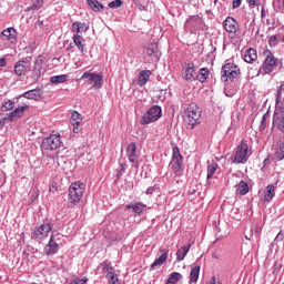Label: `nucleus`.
<instances>
[{
	"instance_id": "nucleus-35",
	"label": "nucleus",
	"mask_w": 284,
	"mask_h": 284,
	"mask_svg": "<svg viewBox=\"0 0 284 284\" xmlns=\"http://www.w3.org/2000/svg\"><path fill=\"white\" fill-rule=\"evenodd\" d=\"M216 170H219V164L216 162H212L207 165V174L206 179L210 180L216 174Z\"/></svg>"
},
{
	"instance_id": "nucleus-54",
	"label": "nucleus",
	"mask_w": 284,
	"mask_h": 284,
	"mask_svg": "<svg viewBox=\"0 0 284 284\" xmlns=\"http://www.w3.org/2000/svg\"><path fill=\"white\" fill-rule=\"evenodd\" d=\"M0 68H6V58H0Z\"/></svg>"
},
{
	"instance_id": "nucleus-12",
	"label": "nucleus",
	"mask_w": 284,
	"mask_h": 284,
	"mask_svg": "<svg viewBox=\"0 0 284 284\" xmlns=\"http://www.w3.org/2000/svg\"><path fill=\"white\" fill-rule=\"evenodd\" d=\"M143 54L145 57H150L151 61L158 63L161 60V51L159 50V44L156 42H152L146 44L143 48Z\"/></svg>"
},
{
	"instance_id": "nucleus-44",
	"label": "nucleus",
	"mask_w": 284,
	"mask_h": 284,
	"mask_svg": "<svg viewBox=\"0 0 284 284\" xmlns=\"http://www.w3.org/2000/svg\"><path fill=\"white\" fill-rule=\"evenodd\" d=\"M125 170H128V164L120 163V171L116 173L118 179H121L122 174H125Z\"/></svg>"
},
{
	"instance_id": "nucleus-60",
	"label": "nucleus",
	"mask_w": 284,
	"mask_h": 284,
	"mask_svg": "<svg viewBox=\"0 0 284 284\" xmlns=\"http://www.w3.org/2000/svg\"><path fill=\"white\" fill-rule=\"evenodd\" d=\"M265 123V115L262 118V125Z\"/></svg>"
},
{
	"instance_id": "nucleus-25",
	"label": "nucleus",
	"mask_w": 284,
	"mask_h": 284,
	"mask_svg": "<svg viewBox=\"0 0 284 284\" xmlns=\"http://www.w3.org/2000/svg\"><path fill=\"white\" fill-rule=\"evenodd\" d=\"M84 41L85 40L83 39V37L79 36V33H75L73 36V43L74 45H77L78 50H80L82 54H85V52H88V49H85Z\"/></svg>"
},
{
	"instance_id": "nucleus-11",
	"label": "nucleus",
	"mask_w": 284,
	"mask_h": 284,
	"mask_svg": "<svg viewBox=\"0 0 284 284\" xmlns=\"http://www.w3.org/2000/svg\"><path fill=\"white\" fill-rule=\"evenodd\" d=\"M170 165L175 176H181V174H183V155H181V151H179L176 146L173 148V154Z\"/></svg>"
},
{
	"instance_id": "nucleus-33",
	"label": "nucleus",
	"mask_w": 284,
	"mask_h": 284,
	"mask_svg": "<svg viewBox=\"0 0 284 284\" xmlns=\"http://www.w3.org/2000/svg\"><path fill=\"white\" fill-rule=\"evenodd\" d=\"M274 12L284 14V0H273L272 2Z\"/></svg>"
},
{
	"instance_id": "nucleus-14",
	"label": "nucleus",
	"mask_w": 284,
	"mask_h": 284,
	"mask_svg": "<svg viewBox=\"0 0 284 284\" xmlns=\"http://www.w3.org/2000/svg\"><path fill=\"white\" fill-rule=\"evenodd\" d=\"M31 63L28 60H19L14 64L13 72L17 77H26L30 72Z\"/></svg>"
},
{
	"instance_id": "nucleus-18",
	"label": "nucleus",
	"mask_w": 284,
	"mask_h": 284,
	"mask_svg": "<svg viewBox=\"0 0 284 284\" xmlns=\"http://www.w3.org/2000/svg\"><path fill=\"white\" fill-rule=\"evenodd\" d=\"M223 28L229 32V34H236V32L239 31V22L236 21V19L227 17L223 21Z\"/></svg>"
},
{
	"instance_id": "nucleus-58",
	"label": "nucleus",
	"mask_w": 284,
	"mask_h": 284,
	"mask_svg": "<svg viewBox=\"0 0 284 284\" xmlns=\"http://www.w3.org/2000/svg\"><path fill=\"white\" fill-rule=\"evenodd\" d=\"M72 48H74V45L72 43H70L68 47H67V50H72Z\"/></svg>"
},
{
	"instance_id": "nucleus-34",
	"label": "nucleus",
	"mask_w": 284,
	"mask_h": 284,
	"mask_svg": "<svg viewBox=\"0 0 284 284\" xmlns=\"http://www.w3.org/2000/svg\"><path fill=\"white\" fill-rule=\"evenodd\" d=\"M183 278V275L179 272H173L169 275V278L166 280V284H176Z\"/></svg>"
},
{
	"instance_id": "nucleus-8",
	"label": "nucleus",
	"mask_w": 284,
	"mask_h": 284,
	"mask_svg": "<svg viewBox=\"0 0 284 284\" xmlns=\"http://www.w3.org/2000/svg\"><path fill=\"white\" fill-rule=\"evenodd\" d=\"M81 81H85V83H89V85H92L95 90H101V88H103V74L101 73L85 71L81 75Z\"/></svg>"
},
{
	"instance_id": "nucleus-62",
	"label": "nucleus",
	"mask_w": 284,
	"mask_h": 284,
	"mask_svg": "<svg viewBox=\"0 0 284 284\" xmlns=\"http://www.w3.org/2000/svg\"><path fill=\"white\" fill-rule=\"evenodd\" d=\"M282 43H284V36L282 37Z\"/></svg>"
},
{
	"instance_id": "nucleus-24",
	"label": "nucleus",
	"mask_w": 284,
	"mask_h": 284,
	"mask_svg": "<svg viewBox=\"0 0 284 284\" xmlns=\"http://www.w3.org/2000/svg\"><path fill=\"white\" fill-rule=\"evenodd\" d=\"M145 207H148V205L143 204L142 202H135L125 205V210H132V212H134V214H138V216H141V214H143V210H145Z\"/></svg>"
},
{
	"instance_id": "nucleus-36",
	"label": "nucleus",
	"mask_w": 284,
	"mask_h": 284,
	"mask_svg": "<svg viewBox=\"0 0 284 284\" xmlns=\"http://www.w3.org/2000/svg\"><path fill=\"white\" fill-rule=\"evenodd\" d=\"M199 274H201V266H194L190 272V281L196 283L199 281Z\"/></svg>"
},
{
	"instance_id": "nucleus-49",
	"label": "nucleus",
	"mask_w": 284,
	"mask_h": 284,
	"mask_svg": "<svg viewBox=\"0 0 284 284\" xmlns=\"http://www.w3.org/2000/svg\"><path fill=\"white\" fill-rule=\"evenodd\" d=\"M139 10H145V4L141 3V0H133Z\"/></svg>"
},
{
	"instance_id": "nucleus-26",
	"label": "nucleus",
	"mask_w": 284,
	"mask_h": 284,
	"mask_svg": "<svg viewBox=\"0 0 284 284\" xmlns=\"http://www.w3.org/2000/svg\"><path fill=\"white\" fill-rule=\"evenodd\" d=\"M71 30L75 32V34H81L82 32L89 31L90 27L85 24V22L75 21L72 23Z\"/></svg>"
},
{
	"instance_id": "nucleus-22",
	"label": "nucleus",
	"mask_w": 284,
	"mask_h": 284,
	"mask_svg": "<svg viewBox=\"0 0 284 284\" xmlns=\"http://www.w3.org/2000/svg\"><path fill=\"white\" fill-rule=\"evenodd\" d=\"M194 74H196V67L192 62L187 63L184 71L185 81H189V82L196 81V78L194 77Z\"/></svg>"
},
{
	"instance_id": "nucleus-57",
	"label": "nucleus",
	"mask_w": 284,
	"mask_h": 284,
	"mask_svg": "<svg viewBox=\"0 0 284 284\" xmlns=\"http://www.w3.org/2000/svg\"><path fill=\"white\" fill-rule=\"evenodd\" d=\"M210 283H211V284H216V283H217V282H216V277L213 276V277L211 278Z\"/></svg>"
},
{
	"instance_id": "nucleus-31",
	"label": "nucleus",
	"mask_w": 284,
	"mask_h": 284,
	"mask_svg": "<svg viewBox=\"0 0 284 284\" xmlns=\"http://www.w3.org/2000/svg\"><path fill=\"white\" fill-rule=\"evenodd\" d=\"M87 3L89 8L93 10V12H102L103 10V6L101 4V2H99V0H87Z\"/></svg>"
},
{
	"instance_id": "nucleus-42",
	"label": "nucleus",
	"mask_w": 284,
	"mask_h": 284,
	"mask_svg": "<svg viewBox=\"0 0 284 284\" xmlns=\"http://www.w3.org/2000/svg\"><path fill=\"white\" fill-rule=\"evenodd\" d=\"M106 280L109 284H119V275L116 274V272L108 275Z\"/></svg>"
},
{
	"instance_id": "nucleus-1",
	"label": "nucleus",
	"mask_w": 284,
	"mask_h": 284,
	"mask_svg": "<svg viewBox=\"0 0 284 284\" xmlns=\"http://www.w3.org/2000/svg\"><path fill=\"white\" fill-rule=\"evenodd\" d=\"M273 125L280 132H284V95L283 92H277L275 95V111L273 114Z\"/></svg>"
},
{
	"instance_id": "nucleus-47",
	"label": "nucleus",
	"mask_w": 284,
	"mask_h": 284,
	"mask_svg": "<svg viewBox=\"0 0 284 284\" xmlns=\"http://www.w3.org/2000/svg\"><path fill=\"white\" fill-rule=\"evenodd\" d=\"M246 3L250 8H256L257 6H261V0H246Z\"/></svg>"
},
{
	"instance_id": "nucleus-61",
	"label": "nucleus",
	"mask_w": 284,
	"mask_h": 284,
	"mask_svg": "<svg viewBox=\"0 0 284 284\" xmlns=\"http://www.w3.org/2000/svg\"><path fill=\"white\" fill-rule=\"evenodd\" d=\"M261 16L265 17V10H262Z\"/></svg>"
},
{
	"instance_id": "nucleus-38",
	"label": "nucleus",
	"mask_w": 284,
	"mask_h": 284,
	"mask_svg": "<svg viewBox=\"0 0 284 284\" xmlns=\"http://www.w3.org/2000/svg\"><path fill=\"white\" fill-rule=\"evenodd\" d=\"M14 103L18 102H14L12 100H8L7 102H4L0 108L1 112H10L11 110H14Z\"/></svg>"
},
{
	"instance_id": "nucleus-6",
	"label": "nucleus",
	"mask_w": 284,
	"mask_h": 284,
	"mask_svg": "<svg viewBox=\"0 0 284 284\" xmlns=\"http://www.w3.org/2000/svg\"><path fill=\"white\" fill-rule=\"evenodd\" d=\"M163 116V110L159 105L150 108L140 120L141 125H150V123H156L159 119Z\"/></svg>"
},
{
	"instance_id": "nucleus-13",
	"label": "nucleus",
	"mask_w": 284,
	"mask_h": 284,
	"mask_svg": "<svg viewBox=\"0 0 284 284\" xmlns=\"http://www.w3.org/2000/svg\"><path fill=\"white\" fill-rule=\"evenodd\" d=\"M52 223L44 222L34 229L33 237L37 239V241H43V239H48L49 234L52 232Z\"/></svg>"
},
{
	"instance_id": "nucleus-27",
	"label": "nucleus",
	"mask_w": 284,
	"mask_h": 284,
	"mask_svg": "<svg viewBox=\"0 0 284 284\" xmlns=\"http://www.w3.org/2000/svg\"><path fill=\"white\" fill-rule=\"evenodd\" d=\"M101 268L106 277L116 272V271H114V267L112 266V264L108 261L100 263V265L98 266V270H101Z\"/></svg>"
},
{
	"instance_id": "nucleus-3",
	"label": "nucleus",
	"mask_w": 284,
	"mask_h": 284,
	"mask_svg": "<svg viewBox=\"0 0 284 284\" xmlns=\"http://www.w3.org/2000/svg\"><path fill=\"white\" fill-rule=\"evenodd\" d=\"M239 77H241V69L239 65L229 62L222 67L221 81H223V83L235 81V79H239Z\"/></svg>"
},
{
	"instance_id": "nucleus-9",
	"label": "nucleus",
	"mask_w": 284,
	"mask_h": 284,
	"mask_svg": "<svg viewBox=\"0 0 284 284\" xmlns=\"http://www.w3.org/2000/svg\"><path fill=\"white\" fill-rule=\"evenodd\" d=\"M85 192V184L82 182H74L69 187V202L79 203L83 199Z\"/></svg>"
},
{
	"instance_id": "nucleus-56",
	"label": "nucleus",
	"mask_w": 284,
	"mask_h": 284,
	"mask_svg": "<svg viewBox=\"0 0 284 284\" xmlns=\"http://www.w3.org/2000/svg\"><path fill=\"white\" fill-rule=\"evenodd\" d=\"M57 185H51L49 189V192H52L53 194L57 192Z\"/></svg>"
},
{
	"instance_id": "nucleus-28",
	"label": "nucleus",
	"mask_w": 284,
	"mask_h": 284,
	"mask_svg": "<svg viewBox=\"0 0 284 284\" xmlns=\"http://www.w3.org/2000/svg\"><path fill=\"white\" fill-rule=\"evenodd\" d=\"M150 77H152V71L150 70L141 71L138 79V85H140V88H143V85H145V83L150 81Z\"/></svg>"
},
{
	"instance_id": "nucleus-59",
	"label": "nucleus",
	"mask_w": 284,
	"mask_h": 284,
	"mask_svg": "<svg viewBox=\"0 0 284 284\" xmlns=\"http://www.w3.org/2000/svg\"><path fill=\"white\" fill-rule=\"evenodd\" d=\"M20 105H28L23 100L20 102Z\"/></svg>"
},
{
	"instance_id": "nucleus-41",
	"label": "nucleus",
	"mask_w": 284,
	"mask_h": 284,
	"mask_svg": "<svg viewBox=\"0 0 284 284\" xmlns=\"http://www.w3.org/2000/svg\"><path fill=\"white\" fill-rule=\"evenodd\" d=\"M41 8H43V0H34L29 10H41Z\"/></svg>"
},
{
	"instance_id": "nucleus-53",
	"label": "nucleus",
	"mask_w": 284,
	"mask_h": 284,
	"mask_svg": "<svg viewBox=\"0 0 284 284\" xmlns=\"http://www.w3.org/2000/svg\"><path fill=\"white\" fill-rule=\"evenodd\" d=\"M146 194H154V186H150L146 189Z\"/></svg>"
},
{
	"instance_id": "nucleus-45",
	"label": "nucleus",
	"mask_w": 284,
	"mask_h": 284,
	"mask_svg": "<svg viewBox=\"0 0 284 284\" xmlns=\"http://www.w3.org/2000/svg\"><path fill=\"white\" fill-rule=\"evenodd\" d=\"M268 44L271 48H274V45H278V38L276 36H271L268 39Z\"/></svg>"
},
{
	"instance_id": "nucleus-2",
	"label": "nucleus",
	"mask_w": 284,
	"mask_h": 284,
	"mask_svg": "<svg viewBox=\"0 0 284 284\" xmlns=\"http://www.w3.org/2000/svg\"><path fill=\"white\" fill-rule=\"evenodd\" d=\"M276 68H278L277 58L274 57V53L272 51H267L265 53V59L262 65L260 67L256 75L261 77V74H263V77H265V74H272V72H274Z\"/></svg>"
},
{
	"instance_id": "nucleus-51",
	"label": "nucleus",
	"mask_w": 284,
	"mask_h": 284,
	"mask_svg": "<svg viewBox=\"0 0 284 284\" xmlns=\"http://www.w3.org/2000/svg\"><path fill=\"white\" fill-rule=\"evenodd\" d=\"M241 3H243V0H233V8H241Z\"/></svg>"
},
{
	"instance_id": "nucleus-55",
	"label": "nucleus",
	"mask_w": 284,
	"mask_h": 284,
	"mask_svg": "<svg viewBox=\"0 0 284 284\" xmlns=\"http://www.w3.org/2000/svg\"><path fill=\"white\" fill-rule=\"evenodd\" d=\"M277 92H284V81L281 82L280 87H277Z\"/></svg>"
},
{
	"instance_id": "nucleus-30",
	"label": "nucleus",
	"mask_w": 284,
	"mask_h": 284,
	"mask_svg": "<svg viewBox=\"0 0 284 284\" xmlns=\"http://www.w3.org/2000/svg\"><path fill=\"white\" fill-rule=\"evenodd\" d=\"M191 245H184L176 252V261H183L185 256H187V253L190 252Z\"/></svg>"
},
{
	"instance_id": "nucleus-10",
	"label": "nucleus",
	"mask_w": 284,
	"mask_h": 284,
	"mask_svg": "<svg viewBox=\"0 0 284 284\" xmlns=\"http://www.w3.org/2000/svg\"><path fill=\"white\" fill-rule=\"evenodd\" d=\"M61 239L63 235L61 233L51 234L49 243L44 247V254L47 256H54L59 252V245H61Z\"/></svg>"
},
{
	"instance_id": "nucleus-7",
	"label": "nucleus",
	"mask_w": 284,
	"mask_h": 284,
	"mask_svg": "<svg viewBox=\"0 0 284 284\" xmlns=\"http://www.w3.org/2000/svg\"><path fill=\"white\" fill-rule=\"evenodd\" d=\"M61 134L52 133L48 138H44L41 143V150L43 152H54V150H59L61 148Z\"/></svg>"
},
{
	"instance_id": "nucleus-5",
	"label": "nucleus",
	"mask_w": 284,
	"mask_h": 284,
	"mask_svg": "<svg viewBox=\"0 0 284 284\" xmlns=\"http://www.w3.org/2000/svg\"><path fill=\"white\" fill-rule=\"evenodd\" d=\"M186 123L190 130H194L201 123V109L196 103H191L186 109Z\"/></svg>"
},
{
	"instance_id": "nucleus-4",
	"label": "nucleus",
	"mask_w": 284,
	"mask_h": 284,
	"mask_svg": "<svg viewBox=\"0 0 284 284\" xmlns=\"http://www.w3.org/2000/svg\"><path fill=\"white\" fill-rule=\"evenodd\" d=\"M250 156H252V150H250V145H247V142L243 140L236 148L233 163L245 164L247 163Z\"/></svg>"
},
{
	"instance_id": "nucleus-39",
	"label": "nucleus",
	"mask_w": 284,
	"mask_h": 284,
	"mask_svg": "<svg viewBox=\"0 0 284 284\" xmlns=\"http://www.w3.org/2000/svg\"><path fill=\"white\" fill-rule=\"evenodd\" d=\"M207 77H210V71L207 69H205V68L200 69L199 78H197L199 81L201 83H205V81H207Z\"/></svg>"
},
{
	"instance_id": "nucleus-15",
	"label": "nucleus",
	"mask_w": 284,
	"mask_h": 284,
	"mask_svg": "<svg viewBox=\"0 0 284 284\" xmlns=\"http://www.w3.org/2000/svg\"><path fill=\"white\" fill-rule=\"evenodd\" d=\"M126 156L132 168H139V155H136V143L131 142L126 148Z\"/></svg>"
},
{
	"instance_id": "nucleus-50",
	"label": "nucleus",
	"mask_w": 284,
	"mask_h": 284,
	"mask_svg": "<svg viewBox=\"0 0 284 284\" xmlns=\"http://www.w3.org/2000/svg\"><path fill=\"white\" fill-rule=\"evenodd\" d=\"M6 121H8V115L4 118L0 119V130H3V126L6 125Z\"/></svg>"
},
{
	"instance_id": "nucleus-21",
	"label": "nucleus",
	"mask_w": 284,
	"mask_h": 284,
	"mask_svg": "<svg viewBox=\"0 0 284 284\" xmlns=\"http://www.w3.org/2000/svg\"><path fill=\"white\" fill-rule=\"evenodd\" d=\"M275 195H276V187H274L273 184H268L264 189L262 201L264 203H270Z\"/></svg>"
},
{
	"instance_id": "nucleus-23",
	"label": "nucleus",
	"mask_w": 284,
	"mask_h": 284,
	"mask_svg": "<svg viewBox=\"0 0 284 284\" xmlns=\"http://www.w3.org/2000/svg\"><path fill=\"white\" fill-rule=\"evenodd\" d=\"M0 39L2 41H14L17 39V30L12 27L4 29L0 34Z\"/></svg>"
},
{
	"instance_id": "nucleus-48",
	"label": "nucleus",
	"mask_w": 284,
	"mask_h": 284,
	"mask_svg": "<svg viewBox=\"0 0 284 284\" xmlns=\"http://www.w3.org/2000/svg\"><path fill=\"white\" fill-rule=\"evenodd\" d=\"M87 283H88V277L75 278L70 282V284H87Z\"/></svg>"
},
{
	"instance_id": "nucleus-43",
	"label": "nucleus",
	"mask_w": 284,
	"mask_h": 284,
	"mask_svg": "<svg viewBox=\"0 0 284 284\" xmlns=\"http://www.w3.org/2000/svg\"><path fill=\"white\" fill-rule=\"evenodd\" d=\"M108 6H109L110 9L116 10V8H121L123 6V1L113 0V1L109 2Z\"/></svg>"
},
{
	"instance_id": "nucleus-16",
	"label": "nucleus",
	"mask_w": 284,
	"mask_h": 284,
	"mask_svg": "<svg viewBox=\"0 0 284 284\" xmlns=\"http://www.w3.org/2000/svg\"><path fill=\"white\" fill-rule=\"evenodd\" d=\"M41 89H32L27 92H24L21 95H18L14 98L16 103H19L20 99H29L30 101H38V99H41Z\"/></svg>"
},
{
	"instance_id": "nucleus-63",
	"label": "nucleus",
	"mask_w": 284,
	"mask_h": 284,
	"mask_svg": "<svg viewBox=\"0 0 284 284\" xmlns=\"http://www.w3.org/2000/svg\"><path fill=\"white\" fill-rule=\"evenodd\" d=\"M219 0H214V3H217Z\"/></svg>"
},
{
	"instance_id": "nucleus-64",
	"label": "nucleus",
	"mask_w": 284,
	"mask_h": 284,
	"mask_svg": "<svg viewBox=\"0 0 284 284\" xmlns=\"http://www.w3.org/2000/svg\"><path fill=\"white\" fill-rule=\"evenodd\" d=\"M216 284H222L221 282H217Z\"/></svg>"
},
{
	"instance_id": "nucleus-52",
	"label": "nucleus",
	"mask_w": 284,
	"mask_h": 284,
	"mask_svg": "<svg viewBox=\"0 0 284 284\" xmlns=\"http://www.w3.org/2000/svg\"><path fill=\"white\" fill-rule=\"evenodd\" d=\"M283 239H284V233H283V231H281V232L276 235L275 241H283Z\"/></svg>"
},
{
	"instance_id": "nucleus-46",
	"label": "nucleus",
	"mask_w": 284,
	"mask_h": 284,
	"mask_svg": "<svg viewBox=\"0 0 284 284\" xmlns=\"http://www.w3.org/2000/svg\"><path fill=\"white\" fill-rule=\"evenodd\" d=\"M71 120L73 121H83V116L81 115V113L73 111L71 114Z\"/></svg>"
},
{
	"instance_id": "nucleus-29",
	"label": "nucleus",
	"mask_w": 284,
	"mask_h": 284,
	"mask_svg": "<svg viewBox=\"0 0 284 284\" xmlns=\"http://www.w3.org/2000/svg\"><path fill=\"white\" fill-rule=\"evenodd\" d=\"M256 59H258V54L256 53L255 49L246 50V52L244 54V61L246 63H254V61H256Z\"/></svg>"
},
{
	"instance_id": "nucleus-37",
	"label": "nucleus",
	"mask_w": 284,
	"mask_h": 284,
	"mask_svg": "<svg viewBox=\"0 0 284 284\" xmlns=\"http://www.w3.org/2000/svg\"><path fill=\"white\" fill-rule=\"evenodd\" d=\"M50 81L55 85H58L59 83H65V81H68V75L67 74L53 75L50 78Z\"/></svg>"
},
{
	"instance_id": "nucleus-17",
	"label": "nucleus",
	"mask_w": 284,
	"mask_h": 284,
	"mask_svg": "<svg viewBox=\"0 0 284 284\" xmlns=\"http://www.w3.org/2000/svg\"><path fill=\"white\" fill-rule=\"evenodd\" d=\"M28 104L20 105L16 108L13 111L7 113V119L12 123V121H19L21 116L26 113V110H28Z\"/></svg>"
},
{
	"instance_id": "nucleus-40",
	"label": "nucleus",
	"mask_w": 284,
	"mask_h": 284,
	"mask_svg": "<svg viewBox=\"0 0 284 284\" xmlns=\"http://www.w3.org/2000/svg\"><path fill=\"white\" fill-rule=\"evenodd\" d=\"M71 121V125L73 126V133L74 134H79V132H81V121L82 120H70Z\"/></svg>"
},
{
	"instance_id": "nucleus-20",
	"label": "nucleus",
	"mask_w": 284,
	"mask_h": 284,
	"mask_svg": "<svg viewBox=\"0 0 284 284\" xmlns=\"http://www.w3.org/2000/svg\"><path fill=\"white\" fill-rule=\"evenodd\" d=\"M168 261V250L161 248L160 255L154 262L151 264V270H156V267H161Z\"/></svg>"
},
{
	"instance_id": "nucleus-19",
	"label": "nucleus",
	"mask_w": 284,
	"mask_h": 284,
	"mask_svg": "<svg viewBox=\"0 0 284 284\" xmlns=\"http://www.w3.org/2000/svg\"><path fill=\"white\" fill-rule=\"evenodd\" d=\"M41 70H43V59H41V57H38L34 61L31 75L33 81H39V79H41Z\"/></svg>"
},
{
	"instance_id": "nucleus-32",
	"label": "nucleus",
	"mask_w": 284,
	"mask_h": 284,
	"mask_svg": "<svg viewBox=\"0 0 284 284\" xmlns=\"http://www.w3.org/2000/svg\"><path fill=\"white\" fill-rule=\"evenodd\" d=\"M236 192H239V194L242 196H245V194L250 192V185H247V182L240 181V183L236 185Z\"/></svg>"
}]
</instances>
